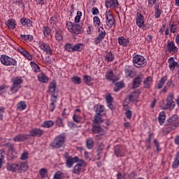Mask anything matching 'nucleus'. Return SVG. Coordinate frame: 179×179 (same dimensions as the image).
I'll list each match as a JSON object with an SVG mask.
<instances>
[{
  "label": "nucleus",
  "mask_w": 179,
  "mask_h": 179,
  "mask_svg": "<svg viewBox=\"0 0 179 179\" xmlns=\"http://www.w3.org/2000/svg\"><path fill=\"white\" fill-rule=\"evenodd\" d=\"M57 89V83L55 81H52L49 85V92L50 93H55V90Z\"/></svg>",
  "instance_id": "41"
},
{
  "label": "nucleus",
  "mask_w": 179,
  "mask_h": 179,
  "mask_svg": "<svg viewBox=\"0 0 179 179\" xmlns=\"http://www.w3.org/2000/svg\"><path fill=\"white\" fill-rule=\"evenodd\" d=\"M136 23L138 27H139L140 29L141 27H143V26H145V17H143V15H142V14L137 13Z\"/></svg>",
  "instance_id": "12"
},
{
  "label": "nucleus",
  "mask_w": 179,
  "mask_h": 179,
  "mask_svg": "<svg viewBox=\"0 0 179 179\" xmlns=\"http://www.w3.org/2000/svg\"><path fill=\"white\" fill-rule=\"evenodd\" d=\"M153 83V78L151 76L147 77L144 80H143V85L145 89H149L150 87V85Z\"/></svg>",
  "instance_id": "22"
},
{
  "label": "nucleus",
  "mask_w": 179,
  "mask_h": 179,
  "mask_svg": "<svg viewBox=\"0 0 179 179\" xmlns=\"http://www.w3.org/2000/svg\"><path fill=\"white\" fill-rule=\"evenodd\" d=\"M66 26L68 29V30L71 32V33H73V27H75V24H73V23H72L71 22H67L66 24Z\"/></svg>",
  "instance_id": "50"
},
{
  "label": "nucleus",
  "mask_w": 179,
  "mask_h": 179,
  "mask_svg": "<svg viewBox=\"0 0 179 179\" xmlns=\"http://www.w3.org/2000/svg\"><path fill=\"white\" fill-rule=\"evenodd\" d=\"M125 115H126V117L128 119V120H131L132 118V111L130 110H126V112H125Z\"/></svg>",
  "instance_id": "60"
},
{
  "label": "nucleus",
  "mask_w": 179,
  "mask_h": 179,
  "mask_svg": "<svg viewBox=\"0 0 179 179\" xmlns=\"http://www.w3.org/2000/svg\"><path fill=\"white\" fill-rule=\"evenodd\" d=\"M19 173L22 171H27L29 170V165L26 162L18 163Z\"/></svg>",
  "instance_id": "23"
},
{
  "label": "nucleus",
  "mask_w": 179,
  "mask_h": 179,
  "mask_svg": "<svg viewBox=\"0 0 179 179\" xmlns=\"http://www.w3.org/2000/svg\"><path fill=\"white\" fill-rule=\"evenodd\" d=\"M152 136H153V133H150L148 137L145 139V146L147 149H150L151 148Z\"/></svg>",
  "instance_id": "36"
},
{
  "label": "nucleus",
  "mask_w": 179,
  "mask_h": 179,
  "mask_svg": "<svg viewBox=\"0 0 179 179\" xmlns=\"http://www.w3.org/2000/svg\"><path fill=\"white\" fill-rule=\"evenodd\" d=\"M0 61L6 66H16L17 65V62L15 59H12L6 55L1 56Z\"/></svg>",
  "instance_id": "3"
},
{
  "label": "nucleus",
  "mask_w": 179,
  "mask_h": 179,
  "mask_svg": "<svg viewBox=\"0 0 179 179\" xmlns=\"http://www.w3.org/2000/svg\"><path fill=\"white\" fill-rule=\"evenodd\" d=\"M27 136H29L28 134H18L13 138V141L14 142H24L27 139Z\"/></svg>",
  "instance_id": "18"
},
{
  "label": "nucleus",
  "mask_w": 179,
  "mask_h": 179,
  "mask_svg": "<svg viewBox=\"0 0 179 179\" xmlns=\"http://www.w3.org/2000/svg\"><path fill=\"white\" fill-rule=\"evenodd\" d=\"M73 120L74 121V122H80V121H82V117L80 116V115H79V113H74L73 115Z\"/></svg>",
  "instance_id": "46"
},
{
  "label": "nucleus",
  "mask_w": 179,
  "mask_h": 179,
  "mask_svg": "<svg viewBox=\"0 0 179 179\" xmlns=\"http://www.w3.org/2000/svg\"><path fill=\"white\" fill-rule=\"evenodd\" d=\"M106 37V31L104 29L102 28L101 31H99V34L97 37L94 38V43L95 45H99L101 41H103V39Z\"/></svg>",
  "instance_id": "8"
},
{
  "label": "nucleus",
  "mask_w": 179,
  "mask_h": 179,
  "mask_svg": "<svg viewBox=\"0 0 179 179\" xmlns=\"http://www.w3.org/2000/svg\"><path fill=\"white\" fill-rule=\"evenodd\" d=\"M106 100L107 104H110V103H113V101H114V99L113 98V96H111V94L106 95Z\"/></svg>",
  "instance_id": "57"
},
{
  "label": "nucleus",
  "mask_w": 179,
  "mask_h": 179,
  "mask_svg": "<svg viewBox=\"0 0 179 179\" xmlns=\"http://www.w3.org/2000/svg\"><path fill=\"white\" fill-rule=\"evenodd\" d=\"M118 43L120 45L127 47L129 44V40L124 38V36H121L118 38Z\"/></svg>",
  "instance_id": "24"
},
{
  "label": "nucleus",
  "mask_w": 179,
  "mask_h": 179,
  "mask_svg": "<svg viewBox=\"0 0 179 179\" xmlns=\"http://www.w3.org/2000/svg\"><path fill=\"white\" fill-rule=\"evenodd\" d=\"M57 97L58 96L54 94H52L51 95L50 103L49 105V111H50V113H52V111L55 110V103H57Z\"/></svg>",
  "instance_id": "16"
},
{
  "label": "nucleus",
  "mask_w": 179,
  "mask_h": 179,
  "mask_svg": "<svg viewBox=\"0 0 179 179\" xmlns=\"http://www.w3.org/2000/svg\"><path fill=\"white\" fill-rule=\"evenodd\" d=\"M166 101V103L165 105V110H169V108H171V110H173V108L176 107V102H174L173 94H170L169 95H168Z\"/></svg>",
  "instance_id": "5"
},
{
  "label": "nucleus",
  "mask_w": 179,
  "mask_h": 179,
  "mask_svg": "<svg viewBox=\"0 0 179 179\" xmlns=\"http://www.w3.org/2000/svg\"><path fill=\"white\" fill-rule=\"evenodd\" d=\"M48 77H47L44 73H41L38 76V80L41 83H48Z\"/></svg>",
  "instance_id": "27"
},
{
  "label": "nucleus",
  "mask_w": 179,
  "mask_h": 179,
  "mask_svg": "<svg viewBox=\"0 0 179 179\" xmlns=\"http://www.w3.org/2000/svg\"><path fill=\"white\" fill-rule=\"evenodd\" d=\"M78 162H79L78 157H71L66 160V166L68 167V169H71V167H72L75 163H78Z\"/></svg>",
  "instance_id": "15"
},
{
  "label": "nucleus",
  "mask_w": 179,
  "mask_h": 179,
  "mask_svg": "<svg viewBox=\"0 0 179 179\" xmlns=\"http://www.w3.org/2000/svg\"><path fill=\"white\" fill-rule=\"evenodd\" d=\"M80 45H82V43H77L74 46H73V51H80Z\"/></svg>",
  "instance_id": "63"
},
{
  "label": "nucleus",
  "mask_w": 179,
  "mask_h": 179,
  "mask_svg": "<svg viewBox=\"0 0 179 179\" xmlns=\"http://www.w3.org/2000/svg\"><path fill=\"white\" fill-rule=\"evenodd\" d=\"M140 95L141 91L139 90H136L131 94L128 95L127 98L128 99L129 101H135V100H138Z\"/></svg>",
  "instance_id": "13"
},
{
  "label": "nucleus",
  "mask_w": 179,
  "mask_h": 179,
  "mask_svg": "<svg viewBox=\"0 0 179 179\" xmlns=\"http://www.w3.org/2000/svg\"><path fill=\"white\" fill-rule=\"evenodd\" d=\"M83 79L86 85H88L89 86H90V85H92V82H93V79L89 76H83Z\"/></svg>",
  "instance_id": "48"
},
{
  "label": "nucleus",
  "mask_w": 179,
  "mask_h": 179,
  "mask_svg": "<svg viewBox=\"0 0 179 179\" xmlns=\"http://www.w3.org/2000/svg\"><path fill=\"white\" fill-rule=\"evenodd\" d=\"M20 23L22 26H26L27 27H31V21L30 19L23 17L20 20Z\"/></svg>",
  "instance_id": "26"
},
{
  "label": "nucleus",
  "mask_w": 179,
  "mask_h": 179,
  "mask_svg": "<svg viewBox=\"0 0 179 179\" xmlns=\"http://www.w3.org/2000/svg\"><path fill=\"white\" fill-rule=\"evenodd\" d=\"M6 24L9 29H15L16 27V23H15V20L11 19L6 22Z\"/></svg>",
  "instance_id": "37"
},
{
  "label": "nucleus",
  "mask_w": 179,
  "mask_h": 179,
  "mask_svg": "<svg viewBox=\"0 0 179 179\" xmlns=\"http://www.w3.org/2000/svg\"><path fill=\"white\" fill-rule=\"evenodd\" d=\"M178 29V25H177V24L173 22L172 24H171V32L176 33Z\"/></svg>",
  "instance_id": "55"
},
{
  "label": "nucleus",
  "mask_w": 179,
  "mask_h": 179,
  "mask_svg": "<svg viewBox=\"0 0 179 179\" xmlns=\"http://www.w3.org/2000/svg\"><path fill=\"white\" fill-rule=\"evenodd\" d=\"M23 83V80L22 78L17 77L13 80V86L10 88V92L12 93H17L19 89L22 87V84Z\"/></svg>",
  "instance_id": "4"
},
{
  "label": "nucleus",
  "mask_w": 179,
  "mask_h": 179,
  "mask_svg": "<svg viewBox=\"0 0 179 179\" xmlns=\"http://www.w3.org/2000/svg\"><path fill=\"white\" fill-rule=\"evenodd\" d=\"M6 89H8V87H6L5 85H2L0 86V94H3L5 92H6Z\"/></svg>",
  "instance_id": "64"
},
{
  "label": "nucleus",
  "mask_w": 179,
  "mask_h": 179,
  "mask_svg": "<svg viewBox=\"0 0 179 179\" xmlns=\"http://www.w3.org/2000/svg\"><path fill=\"white\" fill-rule=\"evenodd\" d=\"M94 110L96 114H101V113L104 112V106L103 105H95L94 107Z\"/></svg>",
  "instance_id": "29"
},
{
  "label": "nucleus",
  "mask_w": 179,
  "mask_h": 179,
  "mask_svg": "<svg viewBox=\"0 0 179 179\" xmlns=\"http://www.w3.org/2000/svg\"><path fill=\"white\" fill-rule=\"evenodd\" d=\"M92 131L93 134H100L101 132H104V130L100 127V126H97L96 124L92 126Z\"/></svg>",
  "instance_id": "33"
},
{
  "label": "nucleus",
  "mask_w": 179,
  "mask_h": 179,
  "mask_svg": "<svg viewBox=\"0 0 179 179\" xmlns=\"http://www.w3.org/2000/svg\"><path fill=\"white\" fill-rule=\"evenodd\" d=\"M83 31V29H82V27L80 25L76 24H74V27L73 29V34H80Z\"/></svg>",
  "instance_id": "28"
},
{
  "label": "nucleus",
  "mask_w": 179,
  "mask_h": 179,
  "mask_svg": "<svg viewBox=\"0 0 179 179\" xmlns=\"http://www.w3.org/2000/svg\"><path fill=\"white\" fill-rule=\"evenodd\" d=\"M162 15V10L159 8V5L156 4L155 6V17L156 19H159L160 16Z\"/></svg>",
  "instance_id": "39"
},
{
  "label": "nucleus",
  "mask_w": 179,
  "mask_h": 179,
  "mask_svg": "<svg viewBox=\"0 0 179 179\" xmlns=\"http://www.w3.org/2000/svg\"><path fill=\"white\" fill-rule=\"evenodd\" d=\"M43 31L45 37H48L50 36V34H51V29L48 27H44Z\"/></svg>",
  "instance_id": "49"
},
{
  "label": "nucleus",
  "mask_w": 179,
  "mask_h": 179,
  "mask_svg": "<svg viewBox=\"0 0 179 179\" xmlns=\"http://www.w3.org/2000/svg\"><path fill=\"white\" fill-rule=\"evenodd\" d=\"M177 120H178V115H173L169 118L168 122L171 123V122H174V121H177Z\"/></svg>",
  "instance_id": "59"
},
{
  "label": "nucleus",
  "mask_w": 179,
  "mask_h": 179,
  "mask_svg": "<svg viewBox=\"0 0 179 179\" xmlns=\"http://www.w3.org/2000/svg\"><path fill=\"white\" fill-rule=\"evenodd\" d=\"M80 17H82V12L78 11L77 15L75 17V22L79 23V22H80Z\"/></svg>",
  "instance_id": "56"
},
{
  "label": "nucleus",
  "mask_w": 179,
  "mask_h": 179,
  "mask_svg": "<svg viewBox=\"0 0 179 179\" xmlns=\"http://www.w3.org/2000/svg\"><path fill=\"white\" fill-rule=\"evenodd\" d=\"M114 155L117 157H124L125 156V147L124 145H115L114 148Z\"/></svg>",
  "instance_id": "6"
},
{
  "label": "nucleus",
  "mask_w": 179,
  "mask_h": 179,
  "mask_svg": "<svg viewBox=\"0 0 179 179\" xmlns=\"http://www.w3.org/2000/svg\"><path fill=\"white\" fill-rule=\"evenodd\" d=\"M39 174L41 178H44L45 177V174H47V169L43 168L39 171Z\"/></svg>",
  "instance_id": "58"
},
{
  "label": "nucleus",
  "mask_w": 179,
  "mask_h": 179,
  "mask_svg": "<svg viewBox=\"0 0 179 179\" xmlns=\"http://www.w3.org/2000/svg\"><path fill=\"white\" fill-rule=\"evenodd\" d=\"M125 73L128 78H134V76H136V71L133 70H129L128 69L125 70Z\"/></svg>",
  "instance_id": "42"
},
{
  "label": "nucleus",
  "mask_w": 179,
  "mask_h": 179,
  "mask_svg": "<svg viewBox=\"0 0 179 179\" xmlns=\"http://www.w3.org/2000/svg\"><path fill=\"white\" fill-rule=\"evenodd\" d=\"M143 79V75H139L136 77L133 80V89H138L139 86H141V83H142V80Z\"/></svg>",
  "instance_id": "14"
},
{
  "label": "nucleus",
  "mask_w": 179,
  "mask_h": 179,
  "mask_svg": "<svg viewBox=\"0 0 179 179\" xmlns=\"http://www.w3.org/2000/svg\"><path fill=\"white\" fill-rule=\"evenodd\" d=\"M7 170L9 171H13V173H16V171H18L19 173V163H13L8 164L7 166Z\"/></svg>",
  "instance_id": "19"
},
{
  "label": "nucleus",
  "mask_w": 179,
  "mask_h": 179,
  "mask_svg": "<svg viewBox=\"0 0 179 179\" xmlns=\"http://www.w3.org/2000/svg\"><path fill=\"white\" fill-rule=\"evenodd\" d=\"M168 62L169 64V68L171 69V71H174V69H176V66H178V62H174V57H170Z\"/></svg>",
  "instance_id": "20"
},
{
  "label": "nucleus",
  "mask_w": 179,
  "mask_h": 179,
  "mask_svg": "<svg viewBox=\"0 0 179 179\" xmlns=\"http://www.w3.org/2000/svg\"><path fill=\"white\" fill-rule=\"evenodd\" d=\"M103 117H101V114H97L94 115V119L93 120L94 124H100V122H103Z\"/></svg>",
  "instance_id": "38"
},
{
  "label": "nucleus",
  "mask_w": 179,
  "mask_h": 179,
  "mask_svg": "<svg viewBox=\"0 0 179 179\" xmlns=\"http://www.w3.org/2000/svg\"><path fill=\"white\" fill-rule=\"evenodd\" d=\"M105 5L106 8H118L120 6V3L117 0H106Z\"/></svg>",
  "instance_id": "17"
},
{
  "label": "nucleus",
  "mask_w": 179,
  "mask_h": 179,
  "mask_svg": "<svg viewBox=\"0 0 179 179\" xmlns=\"http://www.w3.org/2000/svg\"><path fill=\"white\" fill-rule=\"evenodd\" d=\"M71 82L74 83V85H80L82 83V79L80 77L74 76L71 78Z\"/></svg>",
  "instance_id": "45"
},
{
  "label": "nucleus",
  "mask_w": 179,
  "mask_h": 179,
  "mask_svg": "<svg viewBox=\"0 0 179 179\" xmlns=\"http://www.w3.org/2000/svg\"><path fill=\"white\" fill-rule=\"evenodd\" d=\"M56 125H57V127H64V122L62 121V119H61L60 117H57L56 120Z\"/></svg>",
  "instance_id": "61"
},
{
  "label": "nucleus",
  "mask_w": 179,
  "mask_h": 179,
  "mask_svg": "<svg viewBox=\"0 0 179 179\" xmlns=\"http://www.w3.org/2000/svg\"><path fill=\"white\" fill-rule=\"evenodd\" d=\"M55 38L58 41H61V40L64 38V37L62 36V31L59 30L56 31Z\"/></svg>",
  "instance_id": "51"
},
{
  "label": "nucleus",
  "mask_w": 179,
  "mask_h": 179,
  "mask_svg": "<svg viewBox=\"0 0 179 179\" xmlns=\"http://www.w3.org/2000/svg\"><path fill=\"white\" fill-rule=\"evenodd\" d=\"M86 166L85 162L82 164H77L71 171L73 174H77V176H80L81 173L83 171V167Z\"/></svg>",
  "instance_id": "7"
},
{
  "label": "nucleus",
  "mask_w": 179,
  "mask_h": 179,
  "mask_svg": "<svg viewBox=\"0 0 179 179\" xmlns=\"http://www.w3.org/2000/svg\"><path fill=\"white\" fill-rule=\"evenodd\" d=\"M106 78L108 80H110L112 82H115V80H116L115 78H114V73L113 72V71L106 72Z\"/></svg>",
  "instance_id": "32"
},
{
  "label": "nucleus",
  "mask_w": 179,
  "mask_h": 179,
  "mask_svg": "<svg viewBox=\"0 0 179 179\" xmlns=\"http://www.w3.org/2000/svg\"><path fill=\"white\" fill-rule=\"evenodd\" d=\"M167 81V77L166 76H163L161 80L159 81L157 89H162L164 86V84Z\"/></svg>",
  "instance_id": "30"
},
{
  "label": "nucleus",
  "mask_w": 179,
  "mask_h": 179,
  "mask_svg": "<svg viewBox=\"0 0 179 179\" xmlns=\"http://www.w3.org/2000/svg\"><path fill=\"white\" fill-rule=\"evenodd\" d=\"M179 166V151L177 152L172 164V169H178Z\"/></svg>",
  "instance_id": "34"
},
{
  "label": "nucleus",
  "mask_w": 179,
  "mask_h": 179,
  "mask_svg": "<svg viewBox=\"0 0 179 179\" xmlns=\"http://www.w3.org/2000/svg\"><path fill=\"white\" fill-rule=\"evenodd\" d=\"M86 146L87 149H93L94 147V141L92 138H88L86 141Z\"/></svg>",
  "instance_id": "35"
},
{
  "label": "nucleus",
  "mask_w": 179,
  "mask_h": 179,
  "mask_svg": "<svg viewBox=\"0 0 179 179\" xmlns=\"http://www.w3.org/2000/svg\"><path fill=\"white\" fill-rule=\"evenodd\" d=\"M42 128H51L54 127V122L52 120H46L43 122Z\"/></svg>",
  "instance_id": "31"
},
{
  "label": "nucleus",
  "mask_w": 179,
  "mask_h": 179,
  "mask_svg": "<svg viewBox=\"0 0 179 179\" xmlns=\"http://www.w3.org/2000/svg\"><path fill=\"white\" fill-rule=\"evenodd\" d=\"M133 64L135 68H143L146 66V59L142 55H137L133 57Z\"/></svg>",
  "instance_id": "2"
},
{
  "label": "nucleus",
  "mask_w": 179,
  "mask_h": 179,
  "mask_svg": "<svg viewBox=\"0 0 179 179\" xmlns=\"http://www.w3.org/2000/svg\"><path fill=\"white\" fill-rule=\"evenodd\" d=\"M125 87V84L122 82L116 83L115 85L114 92H119L121 89Z\"/></svg>",
  "instance_id": "40"
},
{
  "label": "nucleus",
  "mask_w": 179,
  "mask_h": 179,
  "mask_svg": "<svg viewBox=\"0 0 179 179\" xmlns=\"http://www.w3.org/2000/svg\"><path fill=\"white\" fill-rule=\"evenodd\" d=\"M39 47L42 51H44L46 54L49 55H52V50H51V48L50 47L49 44H47L44 42H39Z\"/></svg>",
  "instance_id": "9"
},
{
  "label": "nucleus",
  "mask_w": 179,
  "mask_h": 179,
  "mask_svg": "<svg viewBox=\"0 0 179 179\" xmlns=\"http://www.w3.org/2000/svg\"><path fill=\"white\" fill-rule=\"evenodd\" d=\"M105 59L107 62H111L114 60V56L113 55V52H108L105 56Z\"/></svg>",
  "instance_id": "43"
},
{
  "label": "nucleus",
  "mask_w": 179,
  "mask_h": 179,
  "mask_svg": "<svg viewBox=\"0 0 179 179\" xmlns=\"http://www.w3.org/2000/svg\"><path fill=\"white\" fill-rule=\"evenodd\" d=\"M9 152L13 155V152H15V145L7 143L6 145Z\"/></svg>",
  "instance_id": "54"
},
{
  "label": "nucleus",
  "mask_w": 179,
  "mask_h": 179,
  "mask_svg": "<svg viewBox=\"0 0 179 179\" xmlns=\"http://www.w3.org/2000/svg\"><path fill=\"white\" fill-rule=\"evenodd\" d=\"M167 50L169 52H171L172 54H176L178 52V48H176V44H174V41H169L167 43Z\"/></svg>",
  "instance_id": "11"
},
{
  "label": "nucleus",
  "mask_w": 179,
  "mask_h": 179,
  "mask_svg": "<svg viewBox=\"0 0 179 179\" xmlns=\"http://www.w3.org/2000/svg\"><path fill=\"white\" fill-rule=\"evenodd\" d=\"M29 136H36L40 138L44 135V130L38 128H34L30 130Z\"/></svg>",
  "instance_id": "10"
},
{
  "label": "nucleus",
  "mask_w": 179,
  "mask_h": 179,
  "mask_svg": "<svg viewBox=\"0 0 179 179\" xmlns=\"http://www.w3.org/2000/svg\"><path fill=\"white\" fill-rule=\"evenodd\" d=\"M26 107H27V106L26 105V102L24 101H20L17 105V110H20V111L26 110Z\"/></svg>",
  "instance_id": "44"
},
{
  "label": "nucleus",
  "mask_w": 179,
  "mask_h": 179,
  "mask_svg": "<svg viewBox=\"0 0 179 179\" xmlns=\"http://www.w3.org/2000/svg\"><path fill=\"white\" fill-rule=\"evenodd\" d=\"M5 113V107L0 106V121L3 120V114Z\"/></svg>",
  "instance_id": "62"
},
{
  "label": "nucleus",
  "mask_w": 179,
  "mask_h": 179,
  "mask_svg": "<svg viewBox=\"0 0 179 179\" xmlns=\"http://www.w3.org/2000/svg\"><path fill=\"white\" fill-rule=\"evenodd\" d=\"M158 121L160 125H163L164 124V121H166V112L162 111L159 114Z\"/></svg>",
  "instance_id": "25"
},
{
  "label": "nucleus",
  "mask_w": 179,
  "mask_h": 179,
  "mask_svg": "<svg viewBox=\"0 0 179 179\" xmlns=\"http://www.w3.org/2000/svg\"><path fill=\"white\" fill-rule=\"evenodd\" d=\"M31 66L35 73L40 72V66H38L36 63L31 62Z\"/></svg>",
  "instance_id": "47"
},
{
  "label": "nucleus",
  "mask_w": 179,
  "mask_h": 179,
  "mask_svg": "<svg viewBox=\"0 0 179 179\" xmlns=\"http://www.w3.org/2000/svg\"><path fill=\"white\" fill-rule=\"evenodd\" d=\"M64 178V173L61 172V171H57L55 176L53 179H62Z\"/></svg>",
  "instance_id": "53"
},
{
  "label": "nucleus",
  "mask_w": 179,
  "mask_h": 179,
  "mask_svg": "<svg viewBox=\"0 0 179 179\" xmlns=\"http://www.w3.org/2000/svg\"><path fill=\"white\" fill-rule=\"evenodd\" d=\"M18 51L20 54H22V55L25 57L27 59H29V61H31L33 59V57L31 55V54L26 51L24 49L20 48L18 49Z\"/></svg>",
  "instance_id": "21"
},
{
  "label": "nucleus",
  "mask_w": 179,
  "mask_h": 179,
  "mask_svg": "<svg viewBox=\"0 0 179 179\" xmlns=\"http://www.w3.org/2000/svg\"><path fill=\"white\" fill-rule=\"evenodd\" d=\"M66 141V136L64 133L57 136L54 140L50 143V148L52 149H59L65 146V142Z\"/></svg>",
  "instance_id": "1"
},
{
  "label": "nucleus",
  "mask_w": 179,
  "mask_h": 179,
  "mask_svg": "<svg viewBox=\"0 0 179 179\" xmlns=\"http://www.w3.org/2000/svg\"><path fill=\"white\" fill-rule=\"evenodd\" d=\"M64 48L66 51H68L69 52H73V45L71 43L66 44Z\"/></svg>",
  "instance_id": "52"
}]
</instances>
